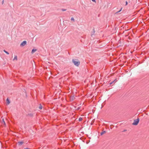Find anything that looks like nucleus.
Wrapping results in <instances>:
<instances>
[{
    "label": "nucleus",
    "mask_w": 149,
    "mask_h": 149,
    "mask_svg": "<svg viewBox=\"0 0 149 149\" xmlns=\"http://www.w3.org/2000/svg\"><path fill=\"white\" fill-rule=\"evenodd\" d=\"M139 121V119L138 118L134 120V122L132 123L133 125H138Z\"/></svg>",
    "instance_id": "nucleus-2"
},
{
    "label": "nucleus",
    "mask_w": 149,
    "mask_h": 149,
    "mask_svg": "<svg viewBox=\"0 0 149 149\" xmlns=\"http://www.w3.org/2000/svg\"><path fill=\"white\" fill-rule=\"evenodd\" d=\"M15 59L17 60V56L16 55L15 56L13 60H14Z\"/></svg>",
    "instance_id": "nucleus-12"
},
{
    "label": "nucleus",
    "mask_w": 149,
    "mask_h": 149,
    "mask_svg": "<svg viewBox=\"0 0 149 149\" xmlns=\"http://www.w3.org/2000/svg\"><path fill=\"white\" fill-rule=\"evenodd\" d=\"M71 19L72 21H73L74 22V20L73 17H71Z\"/></svg>",
    "instance_id": "nucleus-13"
},
{
    "label": "nucleus",
    "mask_w": 149,
    "mask_h": 149,
    "mask_svg": "<svg viewBox=\"0 0 149 149\" xmlns=\"http://www.w3.org/2000/svg\"><path fill=\"white\" fill-rule=\"evenodd\" d=\"M122 8H121V9L119 11H118V12H117V13H119V12L120 11H121V10H122Z\"/></svg>",
    "instance_id": "nucleus-18"
},
{
    "label": "nucleus",
    "mask_w": 149,
    "mask_h": 149,
    "mask_svg": "<svg viewBox=\"0 0 149 149\" xmlns=\"http://www.w3.org/2000/svg\"><path fill=\"white\" fill-rule=\"evenodd\" d=\"M93 2H95V0H91Z\"/></svg>",
    "instance_id": "nucleus-19"
},
{
    "label": "nucleus",
    "mask_w": 149,
    "mask_h": 149,
    "mask_svg": "<svg viewBox=\"0 0 149 149\" xmlns=\"http://www.w3.org/2000/svg\"><path fill=\"white\" fill-rule=\"evenodd\" d=\"M112 83V82H111V83L110 84H111Z\"/></svg>",
    "instance_id": "nucleus-22"
},
{
    "label": "nucleus",
    "mask_w": 149,
    "mask_h": 149,
    "mask_svg": "<svg viewBox=\"0 0 149 149\" xmlns=\"http://www.w3.org/2000/svg\"><path fill=\"white\" fill-rule=\"evenodd\" d=\"M76 59H73L72 60V62L76 66H78L79 65L80 63L79 61L77 60L76 61Z\"/></svg>",
    "instance_id": "nucleus-1"
},
{
    "label": "nucleus",
    "mask_w": 149,
    "mask_h": 149,
    "mask_svg": "<svg viewBox=\"0 0 149 149\" xmlns=\"http://www.w3.org/2000/svg\"><path fill=\"white\" fill-rule=\"evenodd\" d=\"M74 99H75V98H74V95L72 96H71L70 97V99L72 100H74Z\"/></svg>",
    "instance_id": "nucleus-6"
},
{
    "label": "nucleus",
    "mask_w": 149,
    "mask_h": 149,
    "mask_svg": "<svg viewBox=\"0 0 149 149\" xmlns=\"http://www.w3.org/2000/svg\"><path fill=\"white\" fill-rule=\"evenodd\" d=\"M128 4V3H127V1H126L125 2V5L126 6Z\"/></svg>",
    "instance_id": "nucleus-17"
},
{
    "label": "nucleus",
    "mask_w": 149,
    "mask_h": 149,
    "mask_svg": "<svg viewBox=\"0 0 149 149\" xmlns=\"http://www.w3.org/2000/svg\"><path fill=\"white\" fill-rule=\"evenodd\" d=\"M39 108L40 109H42V105H40Z\"/></svg>",
    "instance_id": "nucleus-15"
},
{
    "label": "nucleus",
    "mask_w": 149,
    "mask_h": 149,
    "mask_svg": "<svg viewBox=\"0 0 149 149\" xmlns=\"http://www.w3.org/2000/svg\"><path fill=\"white\" fill-rule=\"evenodd\" d=\"M110 74L111 75V74Z\"/></svg>",
    "instance_id": "nucleus-23"
},
{
    "label": "nucleus",
    "mask_w": 149,
    "mask_h": 149,
    "mask_svg": "<svg viewBox=\"0 0 149 149\" xmlns=\"http://www.w3.org/2000/svg\"><path fill=\"white\" fill-rule=\"evenodd\" d=\"M1 123L4 125L5 126L6 125V123H5V121L4 120V119L3 118L2 119V121L1 122Z\"/></svg>",
    "instance_id": "nucleus-8"
},
{
    "label": "nucleus",
    "mask_w": 149,
    "mask_h": 149,
    "mask_svg": "<svg viewBox=\"0 0 149 149\" xmlns=\"http://www.w3.org/2000/svg\"><path fill=\"white\" fill-rule=\"evenodd\" d=\"M24 149H29V148H24Z\"/></svg>",
    "instance_id": "nucleus-21"
},
{
    "label": "nucleus",
    "mask_w": 149,
    "mask_h": 149,
    "mask_svg": "<svg viewBox=\"0 0 149 149\" xmlns=\"http://www.w3.org/2000/svg\"><path fill=\"white\" fill-rule=\"evenodd\" d=\"M26 41L25 40H24L20 44V45L21 46H24L26 44Z\"/></svg>",
    "instance_id": "nucleus-3"
},
{
    "label": "nucleus",
    "mask_w": 149,
    "mask_h": 149,
    "mask_svg": "<svg viewBox=\"0 0 149 149\" xmlns=\"http://www.w3.org/2000/svg\"><path fill=\"white\" fill-rule=\"evenodd\" d=\"M61 10L63 11H65L66 10V9H61Z\"/></svg>",
    "instance_id": "nucleus-16"
},
{
    "label": "nucleus",
    "mask_w": 149,
    "mask_h": 149,
    "mask_svg": "<svg viewBox=\"0 0 149 149\" xmlns=\"http://www.w3.org/2000/svg\"><path fill=\"white\" fill-rule=\"evenodd\" d=\"M79 121H81L82 120V118H79Z\"/></svg>",
    "instance_id": "nucleus-14"
},
{
    "label": "nucleus",
    "mask_w": 149,
    "mask_h": 149,
    "mask_svg": "<svg viewBox=\"0 0 149 149\" xmlns=\"http://www.w3.org/2000/svg\"><path fill=\"white\" fill-rule=\"evenodd\" d=\"M3 51L4 52H5V53H6V54H9V53H8V52L6 51V50H3Z\"/></svg>",
    "instance_id": "nucleus-11"
},
{
    "label": "nucleus",
    "mask_w": 149,
    "mask_h": 149,
    "mask_svg": "<svg viewBox=\"0 0 149 149\" xmlns=\"http://www.w3.org/2000/svg\"><path fill=\"white\" fill-rule=\"evenodd\" d=\"M95 31L94 30V29L93 28V31H92L91 34V36H92L93 35H94V34L95 33Z\"/></svg>",
    "instance_id": "nucleus-4"
},
{
    "label": "nucleus",
    "mask_w": 149,
    "mask_h": 149,
    "mask_svg": "<svg viewBox=\"0 0 149 149\" xmlns=\"http://www.w3.org/2000/svg\"><path fill=\"white\" fill-rule=\"evenodd\" d=\"M37 49H33L32 51H31V53L33 54L36 51Z\"/></svg>",
    "instance_id": "nucleus-7"
},
{
    "label": "nucleus",
    "mask_w": 149,
    "mask_h": 149,
    "mask_svg": "<svg viewBox=\"0 0 149 149\" xmlns=\"http://www.w3.org/2000/svg\"><path fill=\"white\" fill-rule=\"evenodd\" d=\"M3 2H4V0H3L2 1V4H3Z\"/></svg>",
    "instance_id": "nucleus-20"
},
{
    "label": "nucleus",
    "mask_w": 149,
    "mask_h": 149,
    "mask_svg": "<svg viewBox=\"0 0 149 149\" xmlns=\"http://www.w3.org/2000/svg\"><path fill=\"white\" fill-rule=\"evenodd\" d=\"M106 133V131H103L101 133V134H100L101 135H102L103 134H105Z\"/></svg>",
    "instance_id": "nucleus-10"
},
{
    "label": "nucleus",
    "mask_w": 149,
    "mask_h": 149,
    "mask_svg": "<svg viewBox=\"0 0 149 149\" xmlns=\"http://www.w3.org/2000/svg\"><path fill=\"white\" fill-rule=\"evenodd\" d=\"M23 142H19L18 143V144L19 145H21L23 144Z\"/></svg>",
    "instance_id": "nucleus-9"
},
{
    "label": "nucleus",
    "mask_w": 149,
    "mask_h": 149,
    "mask_svg": "<svg viewBox=\"0 0 149 149\" xmlns=\"http://www.w3.org/2000/svg\"><path fill=\"white\" fill-rule=\"evenodd\" d=\"M6 101L8 105L10 103V102L8 98H7V99Z\"/></svg>",
    "instance_id": "nucleus-5"
}]
</instances>
